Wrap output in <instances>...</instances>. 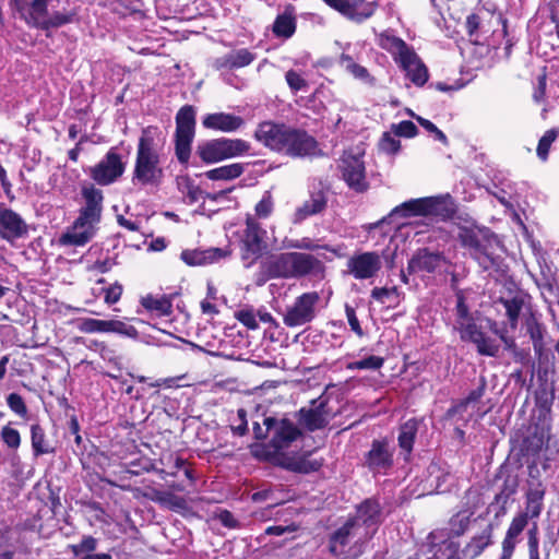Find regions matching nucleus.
Returning <instances> with one entry per match:
<instances>
[{"label": "nucleus", "instance_id": "obj_27", "mask_svg": "<svg viewBox=\"0 0 559 559\" xmlns=\"http://www.w3.org/2000/svg\"><path fill=\"white\" fill-rule=\"evenodd\" d=\"M376 7L374 2L366 0H343L338 12L356 23H361L373 15Z\"/></svg>", "mask_w": 559, "mask_h": 559}, {"label": "nucleus", "instance_id": "obj_54", "mask_svg": "<svg viewBox=\"0 0 559 559\" xmlns=\"http://www.w3.org/2000/svg\"><path fill=\"white\" fill-rule=\"evenodd\" d=\"M391 131L396 136L413 138L417 134V127L414 124V122L404 120L400 123L392 124Z\"/></svg>", "mask_w": 559, "mask_h": 559}, {"label": "nucleus", "instance_id": "obj_48", "mask_svg": "<svg viewBox=\"0 0 559 559\" xmlns=\"http://www.w3.org/2000/svg\"><path fill=\"white\" fill-rule=\"evenodd\" d=\"M384 364V359L379 356H368L364 359L350 361L346 365L347 370H378Z\"/></svg>", "mask_w": 559, "mask_h": 559}, {"label": "nucleus", "instance_id": "obj_43", "mask_svg": "<svg viewBox=\"0 0 559 559\" xmlns=\"http://www.w3.org/2000/svg\"><path fill=\"white\" fill-rule=\"evenodd\" d=\"M76 328L83 333H107L108 320L82 318L76 321Z\"/></svg>", "mask_w": 559, "mask_h": 559}, {"label": "nucleus", "instance_id": "obj_38", "mask_svg": "<svg viewBox=\"0 0 559 559\" xmlns=\"http://www.w3.org/2000/svg\"><path fill=\"white\" fill-rule=\"evenodd\" d=\"M418 420L409 419L400 428L399 445L407 454H409L413 450L414 440L418 431Z\"/></svg>", "mask_w": 559, "mask_h": 559}, {"label": "nucleus", "instance_id": "obj_4", "mask_svg": "<svg viewBox=\"0 0 559 559\" xmlns=\"http://www.w3.org/2000/svg\"><path fill=\"white\" fill-rule=\"evenodd\" d=\"M453 212V202L449 194L411 199L395 206L388 217L371 224L370 229L378 227L381 223L394 216L403 218L423 216L445 221L451 217Z\"/></svg>", "mask_w": 559, "mask_h": 559}, {"label": "nucleus", "instance_id": "obj_50", "mask_svg": "<svg viewBox=\"0 0 559 559\" xmlns=\"http://www.w3.org/2000/svg\"><path fill=\"white\" fill-rule=\"evenodd\" d=\"M559 135V131L556 129H550L545 132V134L540 138L537 145V156L543 160H547L548 153L551 144L556 141Z\"/></svg>", "mask_w": 559, "mask_h": 559}, {"label": "nucleus", "instance_id": "obj_15", "mask_svg": "<svg viewBox=\"0 0 559 559\" xmlns=\"http://www.w3.org/2000/svg\"><path fill=\"white\" fill-rule=\"evenodd\" d=\"M99 223L98 221H92V218L78 215L73 224L60 236V245L74 247L85 246L95 237Z\"/></svg>", "mask_w": 559, "mask_h": 559}, {"label": "nucleus", "instance_id": "obj_49", "mask_svg": "<svg viewBox=\"0 0 559 559\" xmlns=\"http://www.w3.org/2000/svg\"><path fill=\"white\" fill-rule=\"evenodd\" d=\"M485 386H486V383L485 381L483 380L481 383L476 388L474 389L473 391L469 392V394L467 395L466 399H464L463 401H461L455 407H454V412L455 413H461V412H465L469 406H472L474 408V406L480 401V399L484 396V393H485Z\"/></svg>", "mask_w": 559, "mask_h": 559}, {"label": "nucleus", "instance_id": "obj_60", "mask_svg": "<svg viewBox=\"0 0 559 559\" xmlns=\"http://www.w3.org/2000/svg\"><path fill=\"white\" fill-rule=\"evenodd\" d=\"M527 514L523 513H520L516 516H514L507 531V535L518 538L525 528V526L527 525Z\"/></svg>", "mask_w": 559, "mask_h": 559}, {"label": "nucleus", "instance_id": "obj_3", "mask_svg": "<svg viewBox=\"0 0 559 559\" xmlns=\"http://www.w3.org/2000/svg\"><path fill=\"white\" fill-rule=\"evenodd\" d=\"M264 270L272 278L310 277L321 281L325 276V265L319 258L296 251L272 255L265 263Z\"/></svg>", "mask_w": 559, "mask_h": 559}, {"label": "nucleus", "instance_id": "obj_12", "mask_svg": "<svg viewBox=\"0 0 559 559\" xmlns=\"http://www.w3.org/2000/svg\"><path fill=\"white\" fill-rule=\"evenodd\" d=\"M126 170V163L116 147H111L103 159L92 169L91 177L100 186H108L120 178Z\"/></svg>", "mask_w": 559, "mask_h": 559}, {"label": "nucleus", "instance_id": "obj_19", "mask_svg": "<svg viewBox=\"0 0 559 559\" xmlns=\"http://www.w3.org/2000/svg\"><path fill=\"white\" fill-rule=\"evenodd\" d=\"M431 543L421 548L414 557L408 559H462L459 545L453 539H444L440 544H436L435 534H430Z\"/></svg>", "mask_w": 559, "mask_h": 559}, {"label": "nucleus", "instance_id": "obj_31", "mask_svg": "<svg viewBox=\"0 0 559 559\" xmlns=\"http://www.w3.org/2000/svg\"><path fill=\"white\" fill-rule=\"evenodd\" d=\"M379 45L381 48L389 51L396 62H400L413 50V48L409 47L402 38L396 37L389 32L380 35Z\"/></svg>", "mask_w": 559, "mask_h": 559}, {"label": "nucleus", "instance_id": "obj_46", "mask_svg": "<svg viewBox=\"0 0 559 559\" xmlns=\"http://www.w3.org/2000/svg\"><path fill=\"white\" fill-rule=\"evenodd\" d=\"M73 16L74 14L72 13L55 12L50 16L46 15L45 17H43L39 22H37V25L40 26L43 29L60 27L62 25L71 23L73 21Z\"/></svg>", "mask_w": 559, "mask_h": 559}, {"label": "nucleus", "instance_id": "obj_17", "mask_svg": "<svg viewBox=\"0 0 559 559\" xmlns=\"http://www.w3.org/2000/svg\"><path fill=\"white\" fill-rule=\"evenodd\" d=\"M456 319L455 329L459 331L462 341L473 342L483 332L477 325L474 314L471 312L466 304L465 293L459 290L456 293Z\"/></svg>", "mask_w": 559, "mask_h": 559}, {"label": "nucleus", "instance_id": "obj_41", "mask_svg": "<svg viewBox=\"0 0 559 559\" xmlns=\"http://www.w3.org/2000/svg\"><path fill=\"white\" fill-rule=\"evenodd\" d=\"M371 297L382 305L395 307L400 302L401 293L396 287H376L371 290Z\"/></svg>", "mask_w": 559, "mask_h": 559}, {"label": "nucleus", "instance_id": "obj_9", "mask_svg": "<svg viewBox=\"0 0 559 559\" xmlns=\"http://www.w3.org/2000/svg\"><path fill=\"white\" fill-rule=\"evenodd\" d=\"M266 231L261 227L260 223L248 214L246 218V228L241 236V259L246 267H250L252 263L260 257L265 248L264 238Z\"/></svg>", "mask_w": 559, "mask_h": 559}, {"label": "nucleus", "instance_id": "obj_13", "mask_svg": "<svg viewBox=\"0 0 559 559\" xmlns=\"http://www.w3.org/2000/svg\"><path fill=\"white\" fill-rule=\"evenodd\" d=\"M263 424L266 429V435L271 437V445L274 454L287 449L300 435L299 429L294 423L287 419L277 420L273 417H265Z\"/></svg>", "mask_w": 559, "mask_h": 559}, {"label": "nucleus", "instance_id": "obj_10", "mask_svg": "<svg viewBox=\"0 0 559 559\" xmlns=\"http://www.w3.org/2000/svg\"><path fill=\"white\" fill-rule=\"evenodd\" d=\"M362 157V152L348 150L344 152L338 165L345 182L350 189L357 192H362L368 189L366 166Z\"/></svg>", "mask_w": 559, "mask_h": 559}, {"label": "nucleus", "instance_id": "obj_32", "mask_svg": "<svg viewBox=\"0 0 559 559\" xmlns=\"http://www.w3.org/2000/svg\"><path fill=\"white\" fill-rule=\"evenodd\" d=\"M255 56L248 49L233 50L225 56L217 58L215 61L216 68L222 69H238L249 66Z\"/></svg>", "mask_w": 559, "mask_h": 559}, {"label": "nucleus", "instance_id": "obj_25", "mask_svg": "<svg viewBox=\"0 0 559 559\" xmlns=\"http://www.w3.org/2000/svg\"><path fill=\"white\" fill-rule=\"evenodd\" d=\"M447 263L445 258L439 252H431L427 249L419 250L408 262L411 273H432Z\"/></svg>", "mask_w": 559, "mask_h": 559}, {"label": "nucleus", "instance_id": "obj_8", "mask_svg": "<svg viewBox=\"0 0 559 559\" xmlns=\"http://www.w3.org/2000/svg\"><path fill=\"white\" fill-rule=\"evenodd\" d=\"M319 302L318 292L301 294L286 308L283 317L284 324L289 328H298L310 323L317 317Z\"/></svg>", "mask_w": 559, "mask_h": 559}, {"label": "nucleus", "instance_id": "obj_18", "mask_svg": "<svg viewBox=\"0 0 559 559\" xmlns=\"http://www.w3.org/2000/svg\"><path fill=\"white\" fill-rule=\"evenodd\" d=\"M288 129L289 126L284 123L264 121L258 126L254 138L270 150L282 153Z\"/></svg>", "mask_w": 559, "mask_h": 559}, {"label": "nucleus", "instance_id": "obj_45", "mask_svg": "<svg viewBox=\"0 0 559 559\" xmlns=\"http://www.w3.org/2000/svg\"><path fill=\"white\" fill-rule=\"evenodd\" d=\"M473 514V511L463 510L453 515L450 520L451 533L456 536L462 535L468 527Z\"/></svg>", "mask_w": 559, "mask_h": 559}, {"label": "nucleus", "instance_id": "obj_22", "mask_svg": "<svg viewBox=\"0 0 559 559\" xmlns=\"http://www.w3.org/2000/svg\"><path fill=\"white\" fill-rule=\"evenodd\" d=\"M241 117L228 112L207 114L202 118V126L205 129L230 133L243 126Z\"/></svg>", "mask_w": 559, "mask_h": 559}, {"label": "nucleus", "instance_id": "obj_14", "mask_svg": "<svg viewBox=\"0 0 559 559\" xmlns=\"http://www.w3.org/2000/svg\"><path fill=\"white\" fill-rule=\"evenodd\" d=\"M500 302L504 308L508 323L504 329L492 328V331L500 337L507 349H513L515 341L513 337L508 336V332L509 330L514 331L518 328L519 318L525 305V296L518 293L510 298H501ZM492 325L496 326V323Z\"/></svg>", "mask_w": 559, "mask_h": 559}, {"label": "nucleus", "instance_id": "obj_34", "mask_svg": "<svg viewBox=\"0 0 559 559\" xmlns=\"http://www.w3.org/2000/svg\"><path fill=\"white\" fill-rule=\"evenodd\" d=\"M492 527L486 526L479 535L474 536L461 550L462 559H474L491 543Z\"/></svg>", "mask_w": 559, "mask_h": 559}, {"label": "nucleus", "instance_id": "obj_52", "mask_svg": "<svg viewBox=\"0 0 559 559\" xmlns=\"http://www.w3.org/2000/svg\"><path fill=\"white\" fill-rule=\"evenodd\" d=\"M107 333H116L130 338H136L139 334L133 325L120 320H108Z\"/></svg>", "mask_w": 559, "mask_h": 559}, {"label": "nucleus", "instance_id": "obj_26", "mask_svg": "<svg viewBox=\"0 0 559 559\" xmlns=\"http://www.w3.org/2000/svg\"><path fill=\"white\" fill-rule=\"evenodd\" d=\"M366 463L372 472L385 474L393 463L392 452L388 444L382 441H373L367 454Z\"/></svg>", "mask_w": 559, "mask_h": 559}, {"label": "nucleus", "instance_id": "obj_64", "mask_svg": "<svg viewBox=\"0 0 559 559\" xmlns=\"http://www.w3.org/2000/svg\"><path fill=\"white\" fill-rule=\"evenodd\" d=\"M516 542L518 538L506 534V537L502 542V555L500 559H511Z\"/></svg>", "mask_w": 559, "mask_h": 559}, {"label": "nucleus", "instance_id": "obj_20", "mask_svg": "<svg viewBox=\"0 0 559 559\" xmlns=\"http://www.w3.org/2000/svg\"><path fill=\"white\" fill-rule=\"evenodd\" d=\"M27 233L23 218L11 209L0 206V237L12 242Z\"/></svg>", "mask_w": 559, "mask_h": 559}, {"label": "nucleus", "instance_id": "obj_5", "mask_svg": "<svg viewBox=\"0 0 559 559\" xmlns=\"http://www.w3.org/2000/svg\"><path fill=\"white\" fill-rule=\"evenodd\" d=\"M459 238L462 246L468 250L471 257L481 269L487 271L499 267V257L495 253V246H498V241L487 230L477 227L461 228Z\"/></svg>", "mask_w": 559, "mask_h": 559}, {"label": "nucleus", "instance_id": "obj_63", "mask_svg": "<svg viewBox=\"0 0 559 559\" xmlns=\"http://www.w3.org/2000/svg\"><path fill=\"white\" fill-rule=\"evenodd\" d=\"M105 292V302L107 305H114L119 301L122 295V286L118 283L110 285L109 287L104 289Z\"/></svg>", "mask_w": 559, "mask_h": 559}, {"label": "nucleus", "instance_id": "obj_30", "mask_svg": "<svg viewBox=\"0 0 559 559\" xmlns=\"http://www.w3.org/2000/svg\"><path fill=\"white\" fill-rule=\"evenodd\" d=\"M141 305L156 317H167L173 312V298L168 295L148 294L141 298Z\"/></svg>", "mask_w": 559, "mask_h": 559}, {"label": "nucleus", "instance_id": "obj_61", "mask_svg": "<svg viewBox=\"0 0 559 559\" xmlns=\"http://www.w3.org/2000/svg\"><path fill=\"white\" fill-rule=\"evenodd\" d=\"M49 0H33L29 8L31 17L37 23L47 15Z\"/></svg>", "mask_w": 559, "mask_h": 559}, {"label": "nucleus", "instance_id": "obj_44", "mask_svg": "<svg viewBox=\"0 0 559 559\" xmlns=\"http://www.w3.org/2000/svg\"><path fill=\"white\" fill-rule=\"evenodd\" d=\"M472 343L476 345L477 352L484 356L495 357L499 352V344L496 340L487 336L484 332H481L479 337H476Z\"/></svg>", "mask_w": 559, "mask_h": 559}, {"label": "nucleus", "instance_id": "obj_57", "mask_svg": "<svg viewBox=\"0 0 559 559\" xmlns=\"http://www.w3.org/2000/svg\"><path fill=\"white\" fill-rule=\"evenodd\" d=\"M286 82L289 88L297 93L299 91H304L307 87V82L299 73L294 70H289L285 74Z\"/></svg>", "mask_w": 559, "mask_h": 559}, {"label": "nucleus", "instance_id": "obj_36", "mask_svg": "<svg viewBox=\"0 0 559 559\" xmlns=\"http://www.w3.org/2000/svg\"><path fill=\"white\" fill-rule=\"evenodd\" d=\"M544 496L545 489L540 483L535 487H531L526 493V512L523 514H527V518L531 519L538 518L543 510Z\"/></svg>", "mask_w": 559, "mask_h": 559}, {"label": "nucleus", "instance_id": "obj_7", "mask_svg": "<svg viewBox=\"0 0 559 559\" xmlns=\"http://www.w3.org/2000/svg\"><path fill=\"white\" fill-rule=\"evenodd\" d=\"M250 144L241 139H214L206 141L198 146V154L200 158L207 163L213 164L223 159L241 156L248 153Z\"/></svg>", "mask_w": 559, "mask_h": 559}, {"label": "nucleus", "instance_id": "obj_42", "mask_svg": "<svg viewBox=\"0 0 559 559\" xmlns=\"http://www.w3.org/2000/svg\"><path fill=\"white\" fill-rule=\"evenodd\" d=\"M295 31V19L287 13L280 14L273 24V32L277 37L289 38Z\"/></svg>", "mask_w": 559, "mask_h": 559}, {"label": "nucleus", "instance_id": "obj_58", "mask_svg": "<svg viewBox=\"0 0 559 559\" xmlns=\"http://www.w3.org/2000/svg\"><path fill=\"white\" fill-rule=\"evenodd\" d=\"M236 318L248 329L254 330L259 326L257 314L252 309L239 310Z\"/></svg>", "mask_w": 559, "mask_h": 559}, {"label": "nucleus", "instance_id": "obj_47", "mask_svg": "<svg viewBox=\"0 0 559 559\" xmlns=\"http://www.w3.org/2000/svg\"><path fill=\"white\" fill-rule=\"evenodd\" d=\"M274 211V201L270 191H265L261 200L254 206V215L257 221L269 218Z\"/></svg>", "mask_w": 559, "mask_h": 559}, {"label": "nucleus", "instance_id": "obj_29", "mask_svg": "<svg viewBox=\"0 0 559 559\" xmlns=\"http://www.w3.org/2000/svg\"><path fill=\"white\" fill-rule=\"evenodd\" d=\"M326 206V198L323 192L311 193L309 199L299 205L292 218L293 224H300L308 217L321 213Z\"/></svg>", "mask_w": 559, "mask_h": 559}, {"label": "nucleus", "instance_id": "obj_24", "mask_svg": "<svg viewBox=\"0 0 559 559\" xmlns=\"http://www.w3.org/2000/svg\"><path fill=\"white\" fill-rule=\"evenodd\" d=\"M229 254V251L221 248L187 249L181 252V260L190 266H201L215 263Z\"/></svg>", "mask_w": 559, "mask_h": 559}, {"label": "nucleus", "instance_id": "obj_21", "mask_svg": "<svg viewBox=\"0 0 559 559\" xmlns=\"http://www.w3.org/2000/svg\"><path fill=\"white\" fill-rule=\"evenodd\" d=\"M81 192L84 204L80 209L79 215L100 222L104 200L103 192L91 183L84 185Z\"/></svg>", "mask_w": 559, "mask_h": 559}, {"label": "nucleus", "instance_id": "obj_2", "mask_svg": "<svg viewBox=\"0 0 559 559\" xmlns=\"http://www.w3.org/2000/svg\"><path fill=\"white\" fill-rule=\"evenodd\" d=\"M165 152L160 133L155 127L142 130L136 146L133 185L157 186L164 177Z\"/></svg>", "mask_w": 559, "mask_h": 559}, {"label": "nucleus", "instance_id": "obj_62", "mask_svg": "<svg viewBox=\"0 0 559 559\" xmlns=\"http://www.w3.org/2000/svg\"><path fill=\"white\" fill-rule=\"evenodd\" d=\"M345 313H346V318H347V321H348V324H349L352 331L361 337L364 335V331L360 326V323L356 316L355 309L352 306H349L348 304H346L345 305Z\"/></svg>", "mask_w": 559, "mask_h": 559}, {"label": "nucleus", "instance_id": "obj_1", "mask_svg": "<svg viewBox=\"0 0 559 559\" xmlns=\"http://www.w3.org/2000/svg\"><path fill=\"white\" fill-rule=\"evenodd\" d=\"M381 523V509L376 500L368 499L356 515L336 530L330 538V550L341 559H356L366 548Z\"/></svg>", "mask_w": 559, "mask_h": 559}, {"label": "nucleus", "instance_id": "obj_37", "mask_svg": "<svg viewBox=\"0 0 559 559\" xmlns=\"http://www.w3.org/2000/svg\"><path fill=\"white\" fill-rule=\"evenodd\" d=\"M282 248L283 249L308 250V251H314V250L322 248V249L333 252L337 257H342V253L337 249L331 248L329 246H320V245L316 243L314 240H312L309 237H304L301 239L285 238L282 242Z\"/></svg>", "mask_w": 559, "mask_h": 559}, {"label": "nucleus", "instance_id": "obj_33", "mask_svg": "<svg viewBox=\"0 0 559 559\" xmlns=\"http://www.w3.org/2000/svg\"><path fill=\"white\" fill-rule=\"evenodd\" d=\"M300 423L311 431L324 427L328 424V415L323 403L316 405L313 402L312 407L300 409Z\"/></svg>", "mask_w": 559, "mask_h": 559}, {"label": "nucleus", "instance_id": "obj_39", "mask_svg": "<svg viewBox=\"0 0 559 559\" xmlns=\"http://www.w3.org/2000/svg\"><path fill=\"white\" fill-rule=\"evenodd\" d=\"M242 173L243 165L234 163L211 169L205 173V176L211 180H231L239 177Z\"/></svg>", "mask_w": 559, "mask_h": 559}, {"label": "nucleus", "instance_id": "obj_16", "mask_svg": "<svg viewBox=\"0 0 559 559\" xmlns=\"http://www.w3.org/2000/svg\"><path fill=\"white\" fill-rule=\"evenodd\" d=\"M318 152V142L307 131L289 126L282 154L292 157L313 156Z\"/></svg>", "mask_w": 559, "mask_h": 559}, {"label": "nucleus", "instance_id": "obj_35", "mask_svg": "<svg viewBox=\"0 0 559 559\" xmlns=\"http://www.w3.org/2000/svg\"><path fill=\"white\" fill-rule=\"evenodd\" d=\"M340 64L354 79H356L365 84L373 85L374 79L369 73L367 68L355 62L354 58L350 55H348L347 52H345V50L343 51V53L340 57Z\"/></svg>", "mask_w": 559, "mask_h": 559}, {"label": "nucleus", "instance_id": "obj_53", "mask_svg": "<svg viewBox=\"0 0 559 559\" xmlns=\"http://www.w3.org/2000/svg\"><path fill=\"white\" fill-rule=\"evenodd\" d=\"M401 147V142L395 134L391 132L383 133L382 138L379 141L380 151L386 154H395L399 152Z\"/></svg>", "mask_w": 559, "mask_h": 559}, {"label": "nucleus", "instance_id": "obj_55", "mask_svg": "<svg viewBox=\"0 0 559 559\" xmlns=\"http://www.w3.org/2000/svg\"><path fill=\"white\" fill-rule=\"evenodd\" d=\"M287 466H288V468H290L292 471H295V472L309 473L311 471H317L319 468L320 464L318 462L307 461L304 457H297V459L292 460L287 464Z\"/></svg>", "mask_w": 559, "mask_h": 559}, {"label": "nucleus", "instance_id": "obj_28", "mask_svg": "<svg viewBox=\"0 0 559 559\" xmlns=\"http://www.w3.org/2000/svg\"><path fill=\"white\" fill-rule=\"evenodd\" d=\"M399 64L415 85L423 86L428 81V70L414 49Z\"/></svg>", "mask_w": 559, "mask_h": 559}, {"label": "nucleus", "instance_id": "obj_23", "mask_svg": "<svg viewBox=\"0 0 559 559\" xmlns=\"http://www.w3.org/2000/svg\"><path fill=\"white\" fill-rule=\"evenodd\" d=\"M427 474L426 485L419 496L432 492H445L454 481V476L436 463H431L428 466Z\"/></svg>", "mask_w": 559, "mask_h": 559}, {"label": "nucleus", "instance_id": "obj_56", "mask_svg": "<svg viewBox=\"0 0 559 559\" xmlns=\"http://www.w3.org/2000/svg\"><path fill=\"white\" fill-rule=\"evenodd\" d=\"M1 439L9 448L12 449H17L21 443L20 432L9 426L2 428Z\"/></svg>", "mask_w": 559, "mask_h": 559}, {"label": "nucleus", "instance_id": "obj_6", "mask_svg": "<svg viewBox=\"0 0 559 559\" xmlns=\"http://www.w3.org/2000/svg\"><path fill=\"white\" fill-rule=\"evenodd\" d=\"M195 133V110L186 105L177 112L175 154L180 164H187L191 155V144Z\"/></svg>", "mask_w": 559, "mask_h": 559}, {"label": "nucleus", "instance_id": "obj_11", "mask_svg": "<svg viewBox=\"0 0 559 559\" xmlns=\"http://www.w3.org/2000/svg\"><path fill=\"white\" fill-rule=\"evenodd\" d=\"M382 255L377 251H360L346 262V273L357 281L371 280L382 269Z\"/></svg>", "mask_w": 559, "mask_h": 559}, {"label": "nucleus", "instance_id": "obj_51", "mask_svg": "<svg viewBox=\"0 0 559 559\" xmlns=\"http://www.w3.org/2000/svg\"><path fill=\"white\" fill-rule=\"evenodd\" d=\"M98 542L95 537L91 535H85L82 537L80 543L71 545L70 549L72 554L78 557L83 554H95L94 551L96 550Z\"/></svg>", "mask_w": 559, "mask_h": 559}, {"label": "nucleus", "instance_id": "obj_59", "mask_svg": "<svg viewBox=\"0 0 559 559\" xmlns=\"http://www.w3.org/2000/svg\"><path fill=\"white\" fill-rule=\"evenodd\" d=\"M7 404L15 414L24 417L27 414V408L24 400L17 393H11L7 397Z\"/></svg>", "mask_w": 559, "mask_h": 559}, {"label": "nucleus", "instance_id": "obj_40", "mask_svg": "<svg viewBox=\"0 0 559 559\" xmlns=\"http://www.w3.org/2000/svg\"><path fill=\"white\" fill-rule=\"evenodd\" d=\"M31 440L35 456L53 452V448L46 441L44 429L37 424L31 426Z\"/></svg>", "mask_w": 559, "mask_h": 559}]
</instances>
